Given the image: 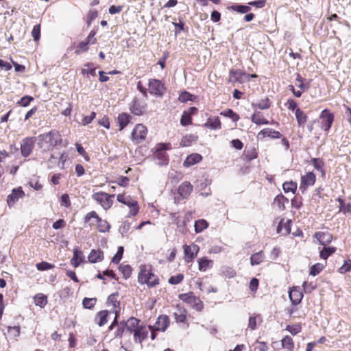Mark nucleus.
<instances>
[{"label": "nucleus", "instance_id": "nucleus-1", "mask_svg": "<svg viewBox=\"0 0 351 351\" xmlns=\"http://www.w3.org/2000/svg\"><path fill=\"white\" fill-rule=\"evenodd\" d=\"M38 146L44 151H51L62 143L60 133L56 130L40 134L38 136Z\"/></svg>", "mask_w": 351, "mask_h": 351}, {"label": "nucleus", "instance_id": "nucleus-2", "mask_svg": "<svg viewBox=\"0 0 351 351\" xmlns=\"http://www.w3.org/2000/svg\"><path fill=\"white\" fill-rule=\"evenodd\" d=\"M138 281L140 284H147L148 287H155L159 283L158 278L151 270H147L145 266L141 267Z\"/></svg>", "mask_w": 351, "mask_h": 351}, {"label": "nucleus", "instance_id": "nucleus-3", "mask_svg": "<svg viewBox=\"0 0 351 351\" xmlns=\"http://www.w3.org/2000/svg\"><path fill=\"white\" fill-rule=\"evenodd\" d=\"M167 90L165 84L158 79H149L148 82V91L154 96L162 97Z\"/></svg>", "mask_w": 351, "mask_h": 351}, {"label": "nucleus", "instance_id": "nucleus-4", "mask_svg": "<svg viewBox=\"0 0 351 351\" xmlns=\"http://www.w3.org/2000/svg\"><path fill=\"white\" fill-rule=\"evenodd\" d=\"M304 81L305 80L300 74H297L295 86L289 85L288 86L289 90L292 92L295 97H300L302 93L309 88L308 83H305Z\"/></svg>", "mask_w": 351, "mask_h": 351}, {"label": "nucleus", "instance_id": "nucleus-5", "mask_svg": "<svg viewBox=\"0 0 351 351\" xmlns=\"http://www.w3.org/2000/svg\"><path fill=\"white\" fill-rule=\"evenodd\" d=\"M114 195H108L104 192L95 193L92 195V198L98 202L105 210L110 208L112 204V198Z\"/></svg>", "mask_w": 351, "mask_h": 351}, {"label": "nucleus", "instance_id": "nucleus-6", "mask_svg": "<svg viewBox=\"0 0 351 351\" xmlns=\"http://www.w3.org/2000/svg\"><path fill=\"white\" fill-rule=\"evenodd\" d=\"M179 298L183 302L191 304L197 311H202L204 308L203 302L199 298L195 296L192 292L180 294Z\"/></svg>", "mask_w": 351, "mask_h": 351}, {"label": "nucleus", "instance_id": "nucleus-7", "mask_svg": "<svg viewBox=\"0 0 351 351\" xmlns=\"http://www.w3.org/2000/svg\"><path fill=\"white\" fill-rule=\"evenodd\" d=\"M147 135V128L143 124L138 123L134 128L131 134V138L136 143H140L145 140Z\"/></svg>", "mask_w": 351, "mask_h": 351}, {"label": "nucleus", "instance_id": "nucleus-8", "mask_svg": "<svg viewBox=\"0 0 351 351\" xmlns=\"http://www.w3.org/2000/svg\"><path fill=\"white\" fill-rule=\"evenodd\" d=\"M246 76L247 73L241 69H231L229 71L228 82L232 84H243L246 81Z\"/></svg>", "mask_w": 351, "mask_h": 351}, {"label": "nucleus", "instance_id": "nucleus-9", "mask_svg": "<svg viewBox=\"0 0 351 351\" xmlns=\"http://www.w3.org/2000/svg\"><path fill=\"white\" fill-rule=\"evenodd\" d=\"M35 137H26L21 143V152L23 157H28L34 147Z\"/></svg>", "mask_w": 351, "mask_h": 351}, {"label": "nucleus", "instance_id": "nucleus-10", "mask_svg": "<svg viewBox=\"0 0 351 351\" xmlns=\"http://www.w3.org/2000/svg\"><path fill=\"white\" fill-rule=\"evenodd\" d=\"M316 181V176L313 171H309L301 176L300 189L305 191L308 186H312Z\"/></svg>", "mask_w": 351, "mask_h": 351}, {"label": "nucleus", "instance_id": "nucleus-11", "mask_svg": "<svg viewBox=\"0 0 351 351\" xmlns=\"http://www.w3.org/2000/svg\"><path fill=\"white\" fill-rule=\"evenodd\" d=\"M319 118L322 120V128L324 130L328 131L334 121L335 117L333 113L330 112L328 109H324L321 112Z\"/></svg>", "mask_w": 351, "mask_h": 351}, {"label": "nucleus", "instance_id": "nucleus-12", "mask_svg": "<svg viewBox=\"0 0 351 351\" xmlns=\"http://www.w3.org/2000/svg\"><path fill=\"white\" fill-rule=\"evenodd\" d=\"M24 196L25 192L23 191L21 186L12 189V193L7 197L8 206L11 207L14 206L20 198H23Z\"/></svg>", "mask_w": 351, "mask_h": 351}, {"label": "nucleus", "instance_id": "nucleus-13", "mask_svg": "<svg viewBox=\"0 0 351 351\" xmlns=\"http://www.w3.org/2000/svg\"><path fill=\"white\" fill-rule=\"evenodd\" d=\"M140 320L136 317H131L127 321L120 322V326L125 328V332L131 334L134 332L139 325Z\"/></svg>", "mask_w": 351, "mask_h": 351}, {"label": "nucleus", "instance_id": "nucleus-14", "mask_svg": "<svg viewBox=\"0 0 351 351\" xmlns=\"http://www.w3.org/2000/svg\"><path fill=\"white\" fill-rule=\"evenodd\" d=\"M133 334L134 342L141 344L142 342L147 337L148 330L145 326L138 325Z\"/></svg>", "mask_w": 351, "mask_h": 351}, {"label": "nucleus", "instance_id": "nucleus-15", "mask_svg": "<svg viewBox=\"0 0 351 351\" xmlns=\"http://www.w3.org/2000/svg\"><path fill=\"white\" fill-rule=\"evenodd\" d=\"M169 148V144L160 143L157 145L155 156L162 160L160 165H167L168 163V156L165 151Z\"/></svg>", "mask_w": 351, "mask_h": 351}, {"label": "nucleus", "instance_id": "nucleus-16", "mask_svg": "<svg viewBox=\"0 0 351 351\" xmlns=\"http://www.w3.org/2000/svg\"><path fill=\"white\" fill-rule=\"evenodd\" d=\"M258 152L255 146H246L242 155V159L246 162H250L258 158Z\"/></svg>", "mask_w": 351, "mask_h": 351}, {"label": "nucleus", "instance_id": "nucleus-17", "mask_svg": "<svg viewBox=\"0 0 351 351\" xmlns=\"http://www.w3.org/2000/svg\"><path fill=\"white\" fill-rule=\"evenodd\" d=\"M265 137H269L272 139H278L282 138V134L278 131L267 128L261 130L257 135V138L260 139H263Z\"/></svg>", "mask_w": 351, "mask_h": 351}, {"label": "nucleus", "instance_id": "nucleus-18", "mask_svg": "<svg viewBox=\"0 0 351 351\" xmlns=\"http://www.w3.org/2000/svg\"><path fill=\"white\" fill-rule=\"evenodd\" d=\"M197 111L196 107H191L188 110H184L180 119V124L182 126H186L192 124V115L195 114Z\"/></svg>", "mask_w": 351, "mask_h": 351}, {"label": "nucleus", "instance_id": "nucleus-19", "mask_svg": "<svg viewBox=\"0 0 351 351\" xmlns=\"http://www.w3.org/2000/svg\"><path fill=\"white\" fill-rule=\"evenodd\" d=\"M169 324V319L167 315H160L154 324V328L158 331H165Z\"/></svg>", "mask_w": 351, "mask_h": 351}, {"label": "nucleus", "instance_id": "nucleus-20", "mask_svg": "<svg viewBox=\"0 0 351 351\" xmlns=\"http://www.w3.org/2000/svg\"><path fill=\"white\" fill-rule=\"evenodd\" d=\"M145 104L135 98L133 100L132 106L130 107V111L134 115L141 116L144 113L145 110Z\"/></svg>", "mask_w": 351, "mask_h": 351}, {"label": "nucleus", "instance_id": "nucleus-21", "mask_svg": "<svg viewBox=\"0 0 351 351\" xmlns=\"http://www.w3.org/2000/svg\"><path fill=\"white\" fill-rule=\"evenodd\" d=\"M192 191V184L189 182L185 181L179 186L178 193L183 198H187L191 193Z\"/></svg>", "mask_w": 351, "mask_h": 351}, {"label": "nucleus", "instance_id": "nucleus-22", "mask_svg": "<svg viewBox=\"0 0 351 351\" xmlns=\"http://www.w3.org/2000/svg\"><path fill=\"white\" fill-rule=\"evenodd\" d=\"M124 204L128 206L130 209L129 213L127 215L128 217H133L138 214L139 211V206L136 200L133 199L130 197V199L125 202Z\"/></svg>", "mask_w": 351, "mask_h": 351}, {"label": "nucleus", "instance_id": "nucleus-23", "mask_svg": "<svg viewBox=\"0 0 351 351\" xmlns=\"http://www.w3.org/2000/svg\"><path fill=\"white\" fill-rule=\"evenodd\" d=\"M315 237L317 239L319 243L324 246L328 245L332 239V234L328 232H315Z\"/></svg>", "mask_w": 351, "mask_h": 351}, {"label": "nucleus", "instance_id": "nucleus-24", "mask_svg": "<svg viewBox=\"0 0 351 351\" xmlns=\"http://www.w3.org/2000/svg\"><path fill=\"white\" fill-rule=\"evenodd\" d=\"M202 156L201 154L197 153H193L189 155L183 162V166L185 167H189L197 163H199L202 160Z\"/></svg>", "mask_w": 351, "mask_h": 351}, {"label": "nucleus", "instance_id": "nucleus-25", "mask_svg": "<svg viewBox=\"0 0 351 351\" xmlns=\"http://www.w3.org/2000/svg\"><path fill=\"white\" fill-rule=\"evenodd\" d=\"M289 199L282 194L278 195L272 203L273 207L278 210H284L285 204H288Z\"/></svg>", "mask_w": 351, "mask_h": 351}, {"label": "nucleus", "instance_id": "nucleus-26", "mask_svg": "<svg viewBox=\"0 0 351 351\" xmlns=\"http://www.w3.org/2000/svg\"><path fill=\"white\" fill-rule=\"evenodd\" d=\"M204 126L210 130H219L221 128V122L219 117H209Z\"/></svg>", "mask_w": 351, "mask_h": 351}, {"label": "nucleus", "instance_id": "nucleus-27", "mask_svg": "<svg viewBox=\"0 0 351 351\" xmlns=\"http://www.w3.org/2000/svg\"><path fill=\"white\" fill-rule=\"evenodd\" d=\"M132 116L126 112L119 114L117 117V123L119 126V130H123L130 122Z\"/></svg>", "mask_w": 351, "mask_h": 351}, {"label": "nucleus", "instance_id": "nucleus-28", "mask_svg": "<svg viewBox=\"0 0 351 351\" xmlns=\"http://www.w3.org/2000/svg\"><path fill=\"white\" fill-rule=\"evenodd\" d=\"M289 296L292 304L293 305H297L301 302L303 298V294L298 289L293 288L289 291Z\"/></svg>", "mask_w": 351, "mask_h": 351}, {"label": "nucleus", "instance_id": "nucleus-29", "mask_svg": "<svg viewBox=\"0 0 351 351\" xmlns=\"http://www.w3.org/2000/svg\"><path fill=\"white\" fill-rule=\"evenodd\" d=\"M84 256L82 251L77 247L73 249V256L71 260V264L74 267H77L84 261Z\"/></svg>", "mask_w": 351, "mask_h": 351}, {"label": "nucleus", "instance_id": "nucleus-30", "mask_svg": "<svg viewBox=\"0 0 351 351\" xmlns=\"http://www.w3.org/2000/svg\"><path fill=\"white\" fill-rule=\"evenodd\" d=\"M88 259L91 263L100 262L104 259V253L101 250H92L88 256Z\"/></svg>", "mask_w": 351, "mask_h": 351}, {"label": "nucleus", "instance_id": "nucleus-31", "mask_svg": "<svg viewBox=\"0 0 351 351\" xmlns=\"http://www.w3.org/2000/svg\"><path fill=\"white\" fill-rule=\"evenodd\" d=\"M118 296L119 293L117 292L110 294L108 296L106 302L108 306H112L115 314H118V311L117 310V308H119L120 305L119 301L117 300Z\"/></svg>", "mask_w": 351, "mask_h": 351}, {"label": "nucleus", "instance_id": "nucleus-32", "mask_svg": "<svg viewBox=\"0 0 351 351\" xmlns=\"http://www.w3.org/2000/svg\"><path fill=\"white\" fill-rule=\"evenodd\" d=\"M198 139V136L195 134H186L184 136L180 142V147H189L192 145L194 142L197 141Z\"/></svg>", "mask_w": 351, "mask_h": 351}, {"label": "nucleus", "instance_id": "nucleus-33", "mask_svg": "<svg viewBox=\"0 0 351 351\" xmlns=\"http://www.w3.org/2000/svg\"><path fill=\"white\" fill-rule=\"evenodd\" d=\"M184 249L185 256L190 258L191 259H193L199 251V247L195 244L192 245H185L184 246Z\"/></svg>", "mask_w": 351, "mask_h": 351}, {"label": "nucleus", "instance_id": "nucleus-34", "mask_svg": "<svg viewBox=\"0 0 351 351\" xmlns=\"http://www.w3.org/2000/svg\"><path fill=\"white\" fill-rule=\"evenodd\" d=\"M295 115L299 126H303L306 123L308 117L300 108L296 109Z\"/></svg>", "mask_w": 351, "mask_h": 351}, {"label": "nucleus", "instance_id": "nucleus-35", "mask_svg": "<svg viewBox=\"0 0 351 351\" xmlns=\"http://www.w3.org/2000/svg\"><path fill=\"white\" fill-rule=\"evenodd\" d=\"M311 164L313 165L314 168L320 171L323 176L325 175L324 170V162L322 158H313L311 160Z\"/></svg>", "mask_w": 351, "mask_h": 351}, {"label": "nucleus", "instance_id": "nucleus-36", "mask_svg": "<svg viewBox=\"0 0 351 351\" xmlns=\"http://www.w3.org/2000/svg\"><path fill=\"white\" fill-rule=\"evenodd\" d=\"M251 119L252 121L256 125H265L269 123V121L260 112H254L252 115Z\"/></svg>", "mask_w": 351, "mask_h": 351}, {"label": "nucleus", "instance_id": "nucleus-37", "mask_svg": "<svg viewBox=\"0 0 351 351\" xmlns=\"http://www.w3.org/2000/svg\"><path fill=\"white\" fill-rule=\"evenodd\" d=\"M282 222L283 221H280V223L277 227V232L281 233L284 235L289 234L291 231L290 223L291 221H287L284 225L282 224Z\"/></svg>", "mask_w": 351, "mask_h": 351}, {"label": "nucleus", "instance_id": "nucleus-38", "mask_svg": "<svg viewBox=\"0 0 351 351\" xmlns=\"http://www.w3.org/2000/svg\"><path fill=\"white\" fill-rule=\"evenodd\" d=\"M265 258L263 251H260L251 256L250 263L252 265H258L263 262Z\"/></svg>", "mask_w": 351, "mask_h": 351}, {"label": "nucleus", "instance_id": "nucleus-39", "mask_svg": "<svg viewBox=\"0 0 351 351\" xmlns=\"http://www.w3.org/2000/svg\"><path fill=\"white\" fill-rule=\"evenodd\" d=\"M297 183L293 181L285 182L282 184V189L286 193L291 192L295 194L297 191Z\"/></svg>", "mask_w": 351, "mask_h": 351}, {"label": "nucleus", "instance_id": "nucleus-40", "mask_svg": "<svg viewBox=\"0 0 351 351\" xmlns=\"http://www.w3.org/2000/svg\"><path fill=\"white\" fill-rule=\"evenodd\" d=\"M282 346L284 349L287 351H293L294 348V343L293 339L290 336H285L281 341Z\"/></svg>", "mask_w": 351, "mask_h": 351}, {"label": "nucleus", "instance_id": "nucleus-41", "mask_svg": "<svg viewBox=\"0 0 351 351\" xmlns=\"http://www.w3.org/2000/svg\"><path fill=\"white\" fill-rule=\"evenodd\" d=\"M220 114L225 117H228L231 119L233 121L237 122L239 120L240 117L239 115L234 112L232 109L228 108L223 111H221L220 112Z\"/></svg>", "mask_w": 351, "mask_h": 351}, {"label": "nucleus", "instance_id": "nucleus-42", "mask_svg": "<svg viewBox=\"0 0 351 351\" xmlns=\"http://www.w3.org/2000/svg\"><path fill=\"white\" fill-rule=\"evenodd\" d=\"M34 303L36 306L43 308L47 303V298L42 293H38L34 297Z\"/></svg>", "mask_w": 351, "mask_h": 351}, {"label": "nucleus", "instance_id": "nucleus-43", "mask_svg": "<svg viewBox=\"0 0 351 351\" xmlns=\"http://www.w3.org/2000/svg\"><path fill=\"white\" fill-rule=\"evenodd\" d=\"M213 265V261L207 258H202L199 261V269L202 271H206Z\"/></svg>", "mask_w": 351, "mask_h": 351}, {"label": "nucleus", "instance_id": "nucleus-44", "mask_svg": "<svg viewBox=\"0 0 351 351\" xmlns=\"http://www.w3.org/2000/svg\"><path fill=\"white\" fill-rule=\"evenodd\" d=\"M253 106L261 110H266L270 108L271 101L268 97H265V99L260 100L256 104H253Z\"/></svg>", "mask_w": 351, "mask_h": 351}, {"label": "nucleus", "instance_id": "nucleus-45", "mask_svg": "<svg viewBox=\"0 0 351 351\" xmlns=\"http://www.w3.org/2000/svg\"><path fill=\"white\" fill-rule=\"evenodd\" d=\"M336 247H326L320 252V257L323 259H327L331 254L335 253Z\"/></svg>", "mask_w": 351, "mask_h": 351}, {"label": "nucleus", "instance_id": "nucleus-46", "mask_svg": "<svg viewBox=\"0 0 351 351\" xmlns=\"http://www.w3.org/2000/svg\"><path fill=\"white\" fill-rule=\"evenodd\" d=\"M195 97L187 91H182L180 93L178 97V100L180 102H186L188 101H193Z\"/></svg>", "mask_w": 351, "mask_h": 351}, {"label": "nucleus", "instance_id": "nucleus-47", "mask_svg": "<svg viewBox=\"0 0 351 351\" xmlns=\"http://www.w3.org/2000/svg\"><path fill=\"white\" fill-rule=\"evenodd\" d=\"M108 316V311H101L99 312L97 315V318L99 319V321L97 322V324L99 326H102L107 322V318Z\"/></svg>", "mask_w": 351, "mask_h": 351}, {"label": "nucleus", "instance_id": "nucleus-48", "mask_svg": "<svg viewBox=\"0 0 351 351\" xmlns=\"http://www.w3.org/2000/svg\"><path fill=\"white\" fill-rule=\"evenodd\" d=\"M90 43L87 42L86 40H84L80 42L78 45L77 46V48L75 51V54H80L82 53L86 52L88 50L89 47L88 45Z\"/></svg>", "mask_w": 351, "mask_h": 351}, {"label": "nucleus", "instance_id": "nucleus-49", "mask_svg": "<svg viewBox=\"0 0 351 351\" xmlns=\"http://www.w3.org/2000/svg\"><path fill=\"white\" fill-rule=\"evenodd\" d=\"M98 16V12L96 10H90L88 11V12L87 13V15H86V24H87V26L89 27L92 22L96 19Z\"/></svg>", "mask_w": 351, "mask_h": 351}, {"label": "nucleus", "instance_id": "nucleus-50", "mask_svg": "<svg viewBox=\"0 0 351 351\" xmlns=\"http://www.w3.org/2000/svg\"><path fill=\"white\" fill-rule=\"evenodd\" d=\"M208 223L207 221H195V230L197 233L201 232L204 229L207 228Z\"/></svg>", "mask_w": 351, "mask_h": 351}, {"label": "nucleus", "instance_id": "nucleus-51", "mask_svg": "<svg viewBox=\"0 0 351 351\" xmlns=\"http://www.w3.org/2000/svg\"><path fill=\"white\" fill-rule=\"evenodd\" d=\"M120 271L123 274V277L128 279L130 277L132 274V267L129 265H121L119 267Z\"/></svg>", "mask_w": 351, "mask_h": 351}, {"label": "nucleus", "instance_id": "nucleus-52", "mask_svg": "<svg viewBox=\"0 0 351 351\" xmlns=\"http://www.w3.org/2000/svg\"><path fill=\"white\" fill-rule=\"evenodd\" d=\"M96 302H97V299L95 298H85L83 300L82 304H83L84 308H88V309H91L95 305Z\"/></svg>", "mask_w": 351, "mask_h": 351}, {"label": "nucleus", "instance_id": "nucleus-53", "mask_svg": "<svg viewBox=\"0 0 351 351\" xmlns=\"http://www.w3.org/2000/svg\"><path fill=\"white\" fill-rule=\"evenodd\" d=\"M36 267L39 271H45L54 268V265L47 262L42 261L36 265Z\"/></svg>", "mask_w": 351, "mask_h": 351}, {"label": "nucleus", "instance_id": "nucleus-54", "mask_svg": "<svg viewBox=\"0 0 351 351\" xmlns=\"http://www.w3.org/2000/svg\"><path fill=\"white\" fill-rule=\"evenodd\" d=\"M123 252H124L123 247V246H119L118 247L117 253L115 254V255L112 258V262L115 263V264H118L120 262V261L121 260V258H122V256H123Z\"/></svg>", "mask_w": 351, "mask_h": 351}, {"label": "nucleus", "instance_id": "nucleus-55", "mask_svg": "<svg viewBox=\"0 0 351 351\" xmlns=\"http://www.w3.org/2000/svg\"><path fill=\"white\" fill-rule=\"evenodd\" d=\"M111 182L116 183L122 187H126L129 185L130 179L126 176H120L115 181H112Z\"/></svg>", "mask_w": 351, "mask_h": 351}, {"label": "nucleus", "instance_id": "nucleus-56", "mask_svg": "<svg viewBox=\"0 0 351 351\" xmlns=\"http://www.w3.org/2000/svg\"><path fill=\"white\" fill-rule=\"evenodd\" d=\"M34 100L32 96L25 95L19 101H17V105L23 107H27L29 105L31 101Z\"/></svg>", "mask_w": 351, "mask_h": 351}, {"label": "nucleus", "instance_id": "nucleus-57", "mask_svg": "<svg viewBox=\"0 0 351 351\" xmlns=\"http://www.w3.org/2000/svg\"><path fill=\"white\" fill-rule=\"evenodd\" d=\"M131 223L128 221H122L119 226V230L122 235L128 233L130 230Z\"/></svg>", "mask_w": 351, "mask_h": 351}, {"label": "nucleus", "instance_id": "nucleus-58", "mask_svg": "<svg viewBox=\"0 0 351 351\" xmlns=\"http://www.w3.org/2000/svg\"><path fill=\"white\" fill-rule=\"evenodd\" d=\"M338 202H339V210L341 212L343 213H351V204H346L341 198H338Z\"/></svg>", "mask_w": 351, "mask_h": 351}, {"label": "nucleus", "instance_id": "nucleus-59", "mask_svg": "<svg viewBox=\"0 0 351 351\" xmlns=\"http://www.w3.org/2000/svg\"><path fill=\"white\" fill-rule=\"evenodd\" d=\"M40 24H37L34 26L32 31V36L36 42H38L40 38Z\"/></svg>", "mask_w": 351, "mask_h": 351}, {"label": "nucleus", "instance_id": "nucleus-60", "mask_svg": "<svg viewBox=\"0 0 351 351\" xmlns=\"http://www.w3.org/2000/svg\"><path fill=\"white\" fill-rule=\"evenodd\" d=\"M323 269H324V266L322 264H320V263L315 264L311 267L310 274L313 276H315L317 274H319L322 271Z\"/></svg>", "mask_w": 351, "mask_h": 351}, {"label": "nucleus", "instance_id": "nucleus-61", "mask_svg": "<svg viewBox=\"0 0 351 351\" xmlns=\"http://www.w3.org/2000/svg\"><path fill=\"white\" fill-rule=\"evenodd\" d=\"M232 8L234 11L239 12V13H242V14L247 13L251 10V8L249 5H233L232 7Z\"/></svg>", "mask_w": 351, "mask_h": 351}, {"label": "nucleus", "instance_id": "nucleus-62", "mask_svg": "<svg viewBox=\"0 0 351 351\" xmlns=\"http://www.w3.org/2000/svg\"><path fill=\"white\" fill-rule=\"evenodd\" d=\"M97 229L101 232H105L108 231L110 228V226L108 223V221H97Z\"/></svg>", "mask_w": 351, "mask_h": 351}, {"label": "nucleus", "instance_id": "nucleus-63", "mask_svg": "<svg viewBox=\"0 0 351 351\" xmlns=\"http://www.w3.org/2000/svg\"><path fill=\"white\" fill-rule=\"evenodd\" d=\"M301 326L300 324L295 325H287L286 327V330L289 331L291 335H295L301 331Z\"/></svg>", "mask_w": 351, "mask_h": 351}, {"label": "nucleus", "instance_id": "nucleus-64", "mask_svg": "<svg viewBox=\"0 0 351 351\" xmlns=\"http://www.w3.org/2000/svg\"><path fill=\"white\" fill-rule=\"evenodd\" d=\"M351 270V261L347 260L344 261V264L339 269L341 274H346Z\"/></svg>", "mask_w": 351, "mask_h": 351}]
</instances>
